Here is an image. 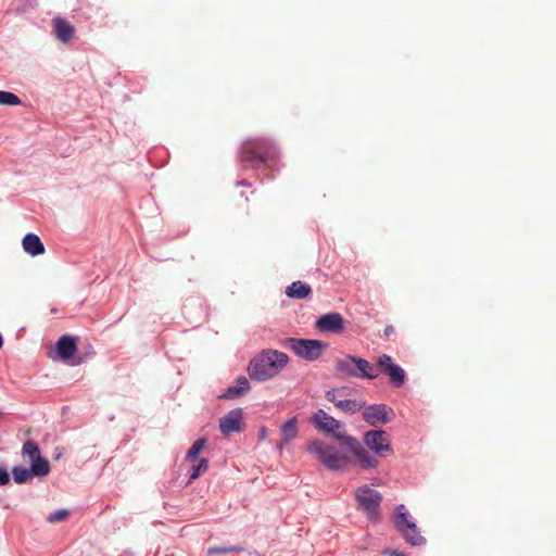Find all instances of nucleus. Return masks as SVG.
<instances>
[{
  "label": "nucleus",
  "instance_id": "f257e3e1",
  "mask_svg": "<svg viewBox=\"0 0 556 556\" xmlns=\"http://www.w3.org/2000/svg\"><path fill=\"white\" fill-rule=\"evenodd\" d=\"M289 356L278 350L267 349L257 353L248 367L250 377L256 381H266L277 377L288 365Z\"/></svg>",
  "mask_w": 556,
  "mask_h": 556
},
{
  "label": "nucleus",
  "instance_id": "f03ea898",
  "mask_svg": "<svg viewBox=\"0 0 556 556\" xmlns=\"http://www.w3.org/2000/svg\"><path fill=\"white\" fill-rule=\"evenodd\" d=\"M307 452L330 470H341L352 462L348 453L318 439L308 443Z\"/></svg>",
  "mask_w": 556,
  "mask_h": 556
},
{
  "label": "nucleus",
  "instance_id": "7ed1b4c3",
  "mask_svg": "<svg viewBox=\"0 0 556 556\" xmlns=\"http://www.w3.org/2000/svg\"><path fill=\"white\" fill-rule=\"evenodd\" d=\"M337 439L341 441V446L353 456L354 464L362 469H372L379 466V460L375 454L354 437L338 433Z\"/></svg>",
  "mask_w": 556,
  "mask_h": 556
},
{
  "label": "nucleus",
  "instance_id": "20e7f679",
  "mask_svg": "<svg viewBox=\"0 0 556 556\" xmlns=\"http://www.w3.org/2000/svg\"><path fill=\"white\" fill-rule=\"evenodd\" d=\"M358 508L364 511L368 519L377 521L379 518V506L382 495L379 491L368 486H359L355 492Z\"/></svg>",
  "mask_w": 556,
  "mask_h": 556
},
{
  "label": "nucleus",
  "instance_id": "39448f33",
  "mask_svg": "<svg viewBox=\"0 0 556 556\" xmlns=\"http://www.w3.org/2000/svg\"><path fill=\"white\" fill-rule=\"evenodd\" d=\"M394 525L402 532L405 540L414 545L419 546L426 542L425 538L418 532L416 525L408 520L404 505H400L395 509Z\"/></svg>",
  "mask_w": 556,
  "mask_h": 556
},
{
  "label": "nucleus",
  "instance_id": "423d86ee",
  "mask_svg": "<svg viewBox=\"0 0 556 556\" xmlns=\"http://www.w3.org/2000/svg\"><path fill=\"white\" fill-rule=\"evenodd\" d=\"M22 455L25 462L29 463L36 477H46L50 471L47 458L42 457L38 445L33 441L23 444Z\"/></svg>",
  "mask_w": 556,
  "mask_h": 556
},
{
  "label": "nucleus",
  "instance_id": "0eeeda50",
  "mask_svg": "<svg viewBox=\"0 0 556 556\" xmlns=\"http://www.w3.org/2000/svg\"><path fill=\"white\" fill-rule=\"evenodd\" d=\"M363 440L366 447L377 456L388 457L394 453L390 439L383 430L367 431Z\"/></svg>",
  "mask_w": 556,
  "mask_h": 556
},
{
  "label": "nucleus",
  "instance_id": "6e6552de",
  "mask_svg": "<svg viewBox=\"0 0 556 556\" xmlns=\"http://www.w3.org/2000/svg\"><path fill=\"white\" fill-rule=\"evenodd\" d=\"M290 348L296 355L307 361H315L320 357L327 344L319 340L289 339Z\"/></svg>",
  "mask_w": 556,
  "mask_h": 556
},
{
  "label": "nucleus",
  "instance_id": "1a4fd4ad",
  "mask_svg": "<svg viewBox=\"0 0 556 556\" xmlns=\"http://www.w3.org/2000/svg\"><path fill=\"white\" fill-rule=\"evenodd\" d=\"M379 375L384 374L390 378V382L395 388H401L405 383V370L395 364L394 359L388 355L382 354L377 358Z\"/></svg>",
  "mask_w": 556,
  "mask_h": 556
},
{
  "label": "nucleus",
  "instance_id": "9d476101",
  "mask_svg": "<svg viewBox=\"0 0 556 556\" xmlns=\"http://www.w3.org/2000/svg\"><path fill=\"white\" fill-rule=\"evenodd\" d=\"M363 408V419L372 427L388 424L391 420L390 415H393L392 408L386 404H375Z\"/></svg>",
  "mask_w": 556,
  "mask_h": 556
},
{
  "label": "nucleus",
  "instance_id": "9b49d317",
  "mask_svg": "<svg viewBox=\"0 0 556 556\" xmlns=\"http://www.w3.org/2000/svg\"><path fill=\"white\" fill-rule=\"evenodd\" d=\"M271 150V147L266 141L245 142V163L267 164Z\"/></svg>",
  "mask_w": 556,
  "mask_h": 556
},
{
  "label": "nucleus",
  "instance_id": "f8f14e48",
  "mask_svg": "<svg viewBox=\"0 0 556 556\" xmlns=\"http://www.w3.org/2000/svg\"><path fill=\"white\" fill-rule=\"evenodd\" d=\"M311 420L318 430L332 433L334 438H337L338 433H344L341 431V422L328 415L324 409H318L314 413Z\"/></svg>",
  "mask_w": 556,
  "mask_h": 556
},
{
  "label": "nucleus",
  "instance_id": "ddd939ff",
  "mask_svg": "<svg viewBox=\"0 0 556 556\" xmlns=\"http://www.w3.org/2000/svg\"><path fill=\"white\" fill-rule=\"evenodd\" d=\"M348 391V388H341V389H333L326 393V399L330 402H332L336 407L341 409L344 413L354 414L359 412L364 406V402H359L357 400H337V394L339 393H345Z\"/></svg>",
  "mask_w": 556,
  "mask_h": 556
},
{
  "label": "nucleus",
  "instance_id": "4468645a",
  "mask_svg": "<svg viewBox=\"0 0 556 556\" xmlns=\"http://www.w3.org/2000/svg\"><path fill=\"white\" fill-rule=\"evenodd\" d=\"M315 326L318 330L324 332L339 333L344 329V319L339 313H329L319 317Z\"/></svg>",
  "mask_w": 556,
  "mask_h": 556
},
{
  "label": "nucleus",
  "instance_id": "2eb2a0df",
  "mask_svg": "<svg viewBox=\"0 0 556 556\" xmlns=\"http://www.w3.org/2000/svg\"><path fill=\"white\" fill-rule=\"evenodd\" d=\"M243 420V412L241 408L230 410L224 418L220 419L219 429L223 434L229 435L238 432L241 429Z\"/></svg>",
  "mask_w": 556,
  "mask_h": 556
},
{
  "label": "nucleus",
  "instance_id": "dca6fc26",
  "mask_svg": "<svg viewBox=\"0 0 556 556\" xmlns=\"http://www.w3.org/2000/svg\"><path fill=\"white\" fill-rule=\"evenodd\" d=\"M280 433H281V439L276 444L278 450H282L285 446H287L291 441H293L298 437V434H299L298 418L292 417V418L288 419L286 422H283L280 426Z\"/></svg>",
  "mask_w": 556,
  "mask_h": 556
},
{
  "label": "nucleus",
  "instance_id": "f3484780",
  "mask_svg": "<svg viewBox=\"0 0 556 556\" xmlns=\"http://www.w3.org/2000/svg\"><path fill=\"white\" fill-rule=\"evenodd\" d=\"M53 28L58 40L64 43L68 42L74 35V26L60 16L53 18Z\"/></svg>",
  "mask_w": 556,
  "mask_h": 556
},
{
  "label": "nucleus",
  "instance_id": "a211bd4d",
  "mask_svg": "<svg viewBox=\"0 0 556 556\" xmlns=\"http://www.w3.org/2000/svg\"><path fill=\"white\" fill-rule=\"evenodd\" d=\"M55 349H56V353H58L59 357L65 362L68 361L70 358H72L77 351L75 340L68 336H63L56 342Z\"/></svg>",
  "mask_w": 556,
  "mask_h": 556
},
{
  "label": "nucleus",
  "instance_id": "6ab92c4d",
  "mask_svg": "<svg viewBox=\"0 0 556 556\" xmlns=\"http://www.w3.org/2000/svg\"><path fill=\"white\" fill-rule=\"evenodd\" d=\"M22 245L23 250L31 256L45 253V247L40 238L35 233H27L22 240Z\"/></svg>",
  "mask_w": 556,
  "mask_h": 556
},
{
  "label": "nucleus",
  "instance_id": "aec40b11",
  "mask_svg": "<svg viewBox=\"0 0 556 556\" xmlns=\"http://www.w3.org/2000/svg\"><path fill=\"white\" fill-rule=\"evenodd\" d=\"M355 368L358 372L357 377L367 378V379H376L379 376L378 364H370L368 361L355 356Z\"/></svg>",
  "mask_w": 556,
  "mask_h": 556
},
{
  "label": "nucleus",
  "instance_id": "412c9836",
  "mask_svg": "<svg viewBox=\"0 0 556 556\" xmlns=\"http://www.w3.org/2000/svg\"><path fill=\"white\" fill-rule=\"evenodd\" d=\"M311 286L301 280L292 282L286 289L287 296L291 299H305L311 294Z\"/></svg>",
  "mask_w": 556,
  "mask_h": 556
},
{
  "label": "nucleus",
  "instance_id": "4be33fe9",
  "mask_svg": "<svg viewBox=\"0 0 556 556\" xmlns=\"http://www.w3.org/2000/svg\"><path fill=\"white\" fill-rule=\"evenodd\" d=\"M336 371L345 375V376H358V372L355 368V356H346L342 359L336 362L334 365Z\"/></svg>",
  "mask_w": 556,
  "mask_h": 556
},
{
  "label": "nucleus",
  "instance_id": "5701e85b",
  "mask_svg": "<svg viewBox=\"0 0 556 556\" xmlns=\"http://www.w3.org/2000/svg\"><path fill=\"white\" fill-rule=\"evenodd\" d=\"M13 479L16 483L22 484L30 480L35 476V472L33 471V467L30 466L29 469L16 466L12 469Z\"/></svg>",
  "mask_w": 556,
  "mask_h": 556
},
{
  "label": "nucleus",
  "instance_id": "b1692460",
  "mask_svg": "<svg viewBox=\"0 0 556 556\" xmlns=\"http://www.w3.org/2000/svg\"><path fill=\"white\" fill-rule=\"evenodd\" d=\"M243 391V378L239 377L237 379L236 386L229 387L225 393L220 394L219 397L223 399H235L238 397Z\"/></svg>",
  "mask_w": 556,
  "mask_h": 556
},
{
  "label": "nucleus",
  "instance_id": "393cba45",
  "mask_svg": "<svg viewBox=\"0 0 556 556\" xmlns=\"http://www.w3.org/2000/svg\"><path fill=\"white\" fill-rule=\"evenodd\" d=\"M20 104L21 100L15 93L0 90V105L16 106Z\"/></svg>",
  "mask_w": 556,
  "mask_h": 556
},
{
  "label": "nucleus",
  "instance_id": "a878e982",
  "mask_svg": "<svg viewBox=\"0 0 556 556\" xmlns=\"http://www.w3.org/2000/svg\"><path fill=\"white\" fill-rule=\"evenodd\" d=\"M208 468V463L205 458H201L197 465L191 468L189 481L195 480L200 475L204 473Z\"/></svg>",
  "mask_w": 556,
  "mask_h": 556
},
{
  "label": "nucleus",
  "instance_id": "bb28decb",
  "mask_svg": "<svg viewBox=\"0 0 556 556\" xmlns=\"http://www.w3.org/2000/svg\"><path fill=\"white\" fill-rule=\"evenodd\" d=\"M205 445V440L204 439H199L197 440L192 446L189 448L188 453H187V460L189 462H193L194 458L201 453V451L203 450Z\"/></svg>",
  "mask_w": 556,
  "mask_h": 556
},
{
  "label": "nucleus",
  "instance_id": "cd10ccee",
  "mask_svg": "<svg viewBox=\"0 0 556 556\" xmlns=\"http://www.w3.org/2000/svg\"><path fill=\"white\" fill-rule=\"evenodd\" d=\"M68 516V511L66 509H60L52 514H50L47 518V521L50 523H55L64 520Z\"/></svg>",
  "mask_w": 556,
  "mask_h": 556
},
{
  "label": "nucleus",
  "instance_id": "c85d7f7f",
  "mask_svg": "<svg viewBox=\"0 0 556 556\" xmlns=\"http://www.w3.org/2000/svg\"><path fill=\"white\" fill-rule=\"evenodd\" d=\"M235 551L233 547H208L206 551V554L208 556H215L219 554H226Z\"/></svg>",
  "mask_w": 556,
  "mask_h": 556
},
{
  "label": "nucleus",
  "instance_id": "c756f323",
  "mask_svg": "<svg viewBox=\"0 0 556 556\" xmlns=\"http://www.w3.org/2000/svg\"><path fill=\"white\" fill-rule=\"evenodd\" d=\"M10 481L9 473L5 469L0 468V485H5Z\"/></svg>",
  "mask_w": 556,
  "mask_h": 556
},
{
  "label": "nucleus",
  "instance_id": "7c9ffc66",
  "mask_svg": "<svg viewBox=\"0 0 556 556\" xmlns=\"http://www.w3.org/2000/svg\"><path fill=\"white\" fill-rule=\"evenodd\" d=\"M383 332L386 337H389L394 332V327L389 325L384 328Z\"/></svg>",
  "mask_w": 556,
  "mask_h": 556
},
{
  "label": "nucleus",
  "instance_id": "2f4dec72",
  "mask_svg": "<svg viewBox=\"0 0 556 556\" xmlns=\"http://www.w3.org/2000/svg\"><path fill=\"white\" fill-rule=\"evenodd\" d=\"M260 435H261L262 438H265V437L267 435V430H266V428H261V430H260Z\"/></svg>",
  "mask_w": 556,
  "mask_h": 556
},
{
  "label": "nucleus",
  "instance_id": "473e14b6",
  "mask_svg": "<svg viewBox=\"0 0 556 556\" xmlns=\"http://www.w3.org/2000/svg\"><path fill=\"white\" fill-rule=\"evenodd\" d=\"M346 394H348V391H345V393L337 394V400H344L343 396H345Z\"/></svg>",
  "mask_w": 556,
  "mask_h": 556
},
{
  "label": "nucleus",
  "instance_id": "72a5a7b5",
  "mask_svg": "<svg viewBox=\"0 0 556 556\" xmlns=\"http://www.w3.org/2000/svg\"><path fill=\"white\" fill-rule=\"evenodd\" d=\"M392 555L393 556H406V555H404L403 553H400V552H393Z\"/></svg>",
  "mask_w": 556,
  "mask_h": 556
},
{
  "label": "nucleus",
  "instance_id": "f704fd0d",
  "mask_svg": "<svg viewBox=\"0 0 556 556\" xmlns=\"http://www.w3.org/2000/svg\"><path fill=\"white\" fill-rule=\"evenodd\" d=\"M244 386H245V390L248 389V381L245 380L244 382Z\"/></svg>",
  "mask_w": 556,
  "mask_h": 556
}]
</instances>
